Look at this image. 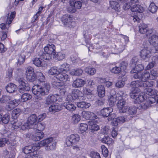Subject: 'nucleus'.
Listing matches in <instances>:
<instances>
[{"label":"nucleus","mask_w":158,"mask_h":158,"mask_svg":"<svg viewBox=\"0 0 158 158\" xmlns=\"http://www.w3.org/2000/svg\"><path fill=\"white\" fill-rule=\"evenodd\" d=\"M50 89L49 84L44 82L40 85H36L32 88V92L35 95V98L37 99L36 104L39 107H40L44 102L43 97L49 93Z\"/></svg>","instance_id":"1"},{"label":"nucleus","mask_w":158,"mask_h":158,"mask_svg":"<svg viewBox=\"0 0 158 158\" xmlns=\"http://www.w3.org/2000/svg\"><path fill=\"white\" fill-rule=\"evenodd\" d=\"M52 137L48 138L40 141L39 144H33L31 145L26 146L23 149V151L25 154H30V156H34L37 154V151L40 149V146H46L54 142ZM34 158H37L34 156Z\"/></svg>","instance_id":"2"},{"label":"nucleus","mask_w":158,"mask_h":158,"mask_svg":"<svg viewBox=\"0 0 158 158\" xmlns=\"http://www.w3.org/2000/svg\"><path fill=\"white\" fill-rule=\"evenodd\" d=\"M138 81H132L130 84L131 87V91L130 93L131 97L135 99L134 102L135 103H139L143 101L145 99L143 94H138V93L140 92V90L139 88V85Z\"/></svg>","instance_id":"3"},{"label":"nucleus","mask_w":158,"mask_h":158,"mask_svg":"<svg viewBox=\"0 0 158 158\" xmlns=\"http://www.w3.org/2000/svg\"><path fill=\"white\" fill-rule=\"evenodd\" d=\"M20 87L19 91L21 93H23L25 91H29L30 89L29 84L26 83V81L23 78H18L16 79Z\"/></svg>","instance_id":"4"},{"label":"nucleus","mask_w":158,"mask_h":158,"mask_svg":"<svg viewBox=\"0 0 158 158\" xmlns=\"http://www.w3.org/2000/svg\"><path fill=\"white\" fill-rule=\"evenodd\" d=\"M80 140L79 135L77 134H72L66 138L65 144L68 147L72 146L78 142Z\"/></svg>","instance_id":"5"},{"label":"nucleus","mask_w":158,"mask_h":158,"mask_svg":"<svg viewBox=\"0 0 158 158\" xmlns=\"http://www.w3.org/2000/svg\"><path fill=\"white\" fill-rule=\"evenodd\" d=\"M37 120V116L35 114H32L28 117L27 122L24 124L23 126L26 128H31L33 126L36 125Z\"/></svg>","instance_id":"6"},{"label":"nucleus","mask_w":158,"mask_h":158,"mask_svg":"<svg viewBox=\"0 0 158 158\" xmlns=\"http://www.w3.org/2000/svg\"><path fill=\"white\" fill-rule=\"evenodd\" d=\"M81 93V92L79 89H73L71 94H69L66 97V101L73 102L74 100L79 98Z\"/></svg>","instance_id":"7"},{"label":"nucleus","mask_w":158,"mask_h":158,"mask_svg":"<svg viewBox=\"0 0 158 158\" xmlns=\"http://www.w3.org/2000/svg\"><path fill=\"white\" fill-rule=\"evenodd\" d=\"M113 111V109L111 107L105 108L101 110V113L103 117H108V120L110 121L112 120V116L114 117V114H111Z\"/></svg>","instance_id":"8"},{"label":"nucleus","mask_w":158,"mask_h":158,"mask_svg":"<svg viewBox=\"0 0 158 158\" xmlns=\"http://www.w3.org/2000/svg\"><path fill=\"white\" fill-rule=\"evenodd\" d=\"M156 99L153 97H149L144 102L140 105V107L143 109H146L152 106L156 102Z\"/></svg>","instance_id":"9"},{"label":"nucleus","mask_w":158,"mask_h":158,"mask_svg":"<svg viewBox=\"0 0 158 158\" xmlns=\"http://www.w3.org/2000/svg\"><path fill=\"white\" fill-rule=\"evenodd\" d=\"M137 109V108L135 106H127L126 109L123 108V113H127L132 118L136 114Z\"/></svg>","instance_id":"10"},{"label":"nucleus","mask_w":158,"mask_h":158,"mask_svg":"<svg viewBox=\"0 0 158 158\" xmlns=\"http://www.w3.org/2000/svg\"><path fill=\"white\" fill-rule=\"evenodd\" d=\"M70 4L72 9L71 11L72 13H75L77 9H80L82 6L81 2L75 0L71 1Z\"/></svg>","instance_id":"11"},{"label":"nucleus","mask_w":158,"mask_h":158,"mask_svg":"<svg viewBox=\"0 0 158 158\" xmlns=\"http://www.w3.org/2000/svg\"><path fill=\"white\" fill-rule=\"evenodd\" d=\"M150 54V51L148 48H145L141 51L140 56L143 60H147L151 56Z\"/></svg>","instance_id":"12"},{"label":"nucleus","mask_w":158,"mask_h":158,"mask_svg":"<svg viewBox=\"0 0 158 158\" xmlns=\"http://www.w3.org/2000/svg\"><path fill=\"white\" fill-rule=\"evenodd\" d=\"M73 20V17L71 15L65 14L61 18V21L64 25L70 24Z\"/></svg>","instance_id":"13"},{"label":"nucleus","mask_w":158,"mask_h":158,"mask_svg":"<svg viewBox=\"0 0 158 158\" xmlns=\"http://www.w3.org/2000/svg\"><path fill=\"white\" fill-rule=\"evenodd\" d=\"M55 49L56 47L55 46L51 43L48 44L44 48V52H47L49 54H52L53 56L55 54Z\"/></svg>","instance_id":"14"},{"label":"nucleus","mask_w":158,"mask_h":158,"mask_svg":"<svg viewBox=\"0 0 158 158\" xmlns=\"http://www.w3.org/2000/svg\"><path fill=\"white\" fill-rule=\"evenodd\" d=\"M82 117L86 119H94L97 116L93 112L90 111H83L82 112Z\"/></svg>","instance_id":"15"},{"label":"nucleus","mask_w":158,"mask_h":158,"mask_svg":"<svg viewBox=\"0 0 158 158\" xmlns=\"http://www.w3.org/2000/svg\"><path fill=\"white\" fill-rule=\"evenodd\" d=\"M58 97L57 94L48 96L46 99L45 106L52 105V103L57 100Z\"/></svg>","instance_id":"16"},{"label":"nucleus","mask_w":158,"mask_h":158,"mask_svg":"<svg viewBox=\"0 0 158 158\" xmlns=\"http://www.w3.org/2000/svg\"><path fill=\"white\" fill-rule=\"evenodd\" d=\"M3 138H0V148L4 146L6 144H9L10 142L9 139L7 138L9 136L8 133H5L2 134Z\"/></svg>","instance_id":"17"},{"label":"nucleus","mask_w":158,"mask_h":158,"mask_svg":"<svg viewBox=\"0 0 158 158\" xmlns=\"http://www.w3.org/2000/svg\"><path fill=\"white\" fill-rule=\"evenodd\" d=\"M85 81L80 78H77L74 80L72 84V86L74 88H80L85 84Z\"/></svg>","instance_id":"18"},{"label":"nucleus","mask_w":158,"mask_h":158,"mask_svg":"<svg viewBox=\"0 0 158 158\" xmlns=\"http://www.w3.org/2000/svg\"><path fill=\"white\" fill-rule=\"evenodd\" d=\"M138 81V84L139 85V87H152L153 86V82L152 81H147V80L144 81Z\"/></svg>","instance_id":"19"},{"label":"nucleus","mask_w":158,"mask_h":158,"mask_svg":"<svg viewBox=\"0 0 158 158\" xmlns=\"http://www.w3.org/2000/svg\"><path fill=\"white\" fill-rule=\"evenodd\" d=\"M20 101L19 99H14L10 101L7 106V109L8 111H10L19 104Z\"/></svg>","instance_id":"20"},{"label":"nucleus","mask_w":158,"mask_h":158,"mask_svg":"<svg viewBox=\"0 0 158 158\" xmlns=\"http://www.w3.org/2000/svg\"><path fill=\"white\" fill-rule=\"evenodd\" d=\"M56 78L64 83L68 80L69 77L66 73L59 72Z\"/></svg>","instance_id":"21"},{"label":"nucleus","mask_w":158,"mask_h":158,"mask_svg":"<svg viewBox=\"0 0 158 158\" xmlns=\"http://www.w3.org/2000/svg\"><path fill=\"white\" fill-rule=\"evenodd\" d=\"M44 136V133L42 131H38L32 135V139L35 141H39L42 139Z\"/></svg>","instance_id":"22"},{"label":"nucleus","mask_w":158,"mask_h":158,"mask_svg":"<svg viewBox=\"0 0 158 158\" xmlns=\"http://www.w3.org/2000/svg\"><path fill=\"white\" fill-rule=\"evenodd\" d=\"M114 117H112L113 120L112 124L113 125L115 126H117L120 123H123L125 121V118L123 117H119L116 118H114Z\"/></svg>","instance_id":"23"},{"label":"nucleus","mask_w":158,"mask_h":158,"mask_svg":"<svg viewBox=\"0 0 158 158\" xmlns=\"http://www.w3.org/2000/svg\"><path fill=\"white\" fill-rule=\"evenodd\" d=\"M6 89L8 92L11 93L15 92L16 90L17 86L13 83H10L6 86Z\"/></svg>","instance_id":"24"},{"label":"nucleus","mask_w":158,"mask_h":158,"mask_svg":"<svg viewBox=\"0 0 158 158\" xmlns=\"http://www.w3.org/2000/svg\"><path fill=\"white\" fill-rule=\"evenodd\" d=\"M118 101L117 103V106L120 112L123 113V108H126L127 106H125L126 105V102L125 99H122L121 100H118Z\"/></svg>","instance_id":"25"},{"label":"nucleus","mask_w":158,"mask_h":158,"mask_svg":"<svg viewBox=\"0 0 158 158\" xmlns=\"http://www.w3.org/2000/svg\"><path fill=\"white\" fill-rule=\"evenodd\" d=\"M149 41L152 45L158 44V36L157 35L152 34L149 38Z\"/></svg>","instance_id":"26"},{"label":"nucleus","mask_w":158,"mask_h":158,"mask_svg":"<svg viewBox=\"0 0 158 158\" xmlns=\"http://www.w3.org/2000/svg\"><path fill=\"white\" fill-rule=\"evenodd\" d=\"M70 102L67 101L64 103L63 106L68 110L71 111H74L76 109V107Z\"/></svg>","instance_id":"27"},{"label":"nucleus","mask_w":158,"mask_h":158,"mask_svg":"<svg viewBox=\"0 0 158 158\" xmlns=\"http://www.w3.org/2000/svg\"><path fill=\"white\" fill-rule=\"evenodd\" d=\"M41 58L36 57L33 58L32 60L33 63L35 65L38 67L45 66V64H43L44 62Z\"/></svg>","instance_id":"28"},{"label":"nucleus","mask_w":158,"mask_h":158,"mask_svg":"<svg viewBox=\"0 0 158 158\" xmlns=\"http://www.w3.org/2000/svg\"><path fill=\"white\" fill-rule=\"evenodd\" d=\"M139 32L141 34H144L148 31L147 25L143 23H141L139 26Z\"/></svg>","instance_id":"29"},{"label":"nucleus","mask_w":158,"mask_h":158,"mask_svg":"<svg viewBox=\"0 0 158 158\" xmlns=\"http://www.w3.org/2000/svg\"><path fill=\"white\" fill-rule=\"evenodd\" d=\"M53 56L55 60L59 61L63 60L65 57V54L62 52H58L56 54L55 53Z\"/></svg>","instance_id":"30"},{"label":"nucleus","mask_w":158,"mask_h":158,"mask_svg":"<svg viewBox=\"0 0 158 158\" xmlns=\"http://www.w3.org/2000/svg\"><path fill=\"white\" fill-rule=\"evenodd\" d=\"M49 107L48 110L49 111L55 113L61 109V108L59 105L57 104L51 105Z\"/></svg>","instance_id":"31"},{"label":"nucleus","mask_w":158,"mask_h":158,"mask_svg":"<svg viewBox=\"0 0 158 158\" xmlns=\"http://www.w3.org/2000/svg\"><path fill=\"white\" fill-rule=\"evenodd\" d=\"M131 10L132 12L142 13L143 11V9L140 5L138 4H135L132 6L131 8Z\"/></svg>","instance_id":"32"},{"label":"nucleus","mask_w":158,"mask_h":158,"mask_svg":"<svg viewBox=\"0 0 158 158\" xmlns=\"http://www.w3.org/2000/svg\"><path fill=\"white\" fill-rule=\"evenodd\" d=\"M98 95L100 97H103L105 95V89L104 86L102 85H98L97 88Z\"/></svg>","instance_id":"33"},{"label":"nucleus","mask_w":158,"mask_h":158,"mask_svg":"<svg viewBox=\"0 0 158 158\" xmlns=\"http://www.w3.org/2000/svg\"><path fill=\"white\" fill-rule=\"evenodd\" d=\"M89 128L91 132H94L99 129V127L98 125L95 124L94 121H90L89 122Z\"/></svg>","instance_id":"34"},{"label":"nucleus","mask_w":158,"mask_h":158,"mask_svg":"<svg viewBox=\"0 0 158 158\" xmlns=\"http://www.w3.org/2000/svg\"><path fill=\"white\" fill-rule=\"evenodd\" d=\"M40 57L43 58L44 59L49 60L51 58V54H49L47 52H44L43 51H40L39 53Z\"/></svg>","instance_id":"35"},{"label":"nucleus","mask_w":158,"mask_h":158,"mask_svg":"<svg viewBox=\"0 0 158 158\" xmlns=\"http://www.w3.org/2000/svg\"><path fill=\"white\" fill-rule=\"evenodd\" d=\"M110 5L111 7L116 11H119L120 9L119 4L118 2L114 1H110Z\"/></svg>","instance_id":"36"},{"label":"nucleus","mask_w":158,"mask_h":158,"mask_svg":"<svg viewBox=\"0 0 158 158\" xmlns=\"http://www.w3.org/2000/svg\"><path fill=\"white\" fill-rule=\"evenodd\" d=\"M144 93L149 95H154L157 94V91L156 90L153 89L151 88H145L144 89Z\"/></svg>","instance_id":"37"},{"label":"nucleus","mask_w":158,"mask_h":158,"mask_svg":"<svg viewBox=\"0 0 158 158\" xmlns=\"http://www.w3.org/2000/svg\"><path fill=\"white\" fill-rule=\"evenodd\" d=\"M69 65L67 63H64L61 65L59 70L60 72H62L66 73L69 70Z\"/></svg>","instance_id":"38"},{"label":"nucleus","mask_w":158,"mask_h":158,"mask_svg":"<svg viewBox=\"0 0 158 158\" xmlns=\"http://www.w3.org/2000/svg\"><path fill=\"white\" fill-rule=\"evenodd\" d=\"M59 70L57 69V67L54 66L51 68L48 71V73L49 74L51 75H57L59 73Z\"/></svg>","instance_id":"39"},{"label":"nucleus","mask_w":158,"mask_h":158,"mask_svg":"<svg viewBox=\"0 0 158 158\" xmlns=\"http://www.w3.org/2000/svg\"><path fill=\"white\" fill-rule=\"evenodd\" d=\"M77 105L79 108L86 109L88 108L91 105L89 103L86 102H81L77 103Z\"/></svg>","instance_id":"40"},{"label":"nucleus","mask_w":158,"mask_h":158,"mask_svg":"<svg viewBox=\"0 0 158 158\" xmlns=\"http://www.w3.org/2000/svg\"><path fill=\"white\" fill-rule=\"evenodd\" d=\"M144 68L143 65L141 64H139L135 66V67L131 71V73H137L142 71Z\"/></svg>","instance_id":"41"},{"label":"nucleus","mask_w":158,"mask_h":158,"mask_svg":"<svg viewBox=\"0 0 158 158\" xmlns=\"http://www.w3.org/2000/svg\"><path fill=\"white\" fill-rule=\"evenodd\" d=\"M21 113V110L19 108H17L13 110L12 116L15 119H16Z\"/></svg>","instance_id":"42"},{"label":"nucleus","mask_w":158,"mask_h":158,"mask_svg":"<svg viewBox=\"0 0 158 158\" xmlns=\"http://www.w3.org/2000/svg\"><path fill=\"white\" fill-rule=\"evenodd\" d=\"M16 13L15 12H13L11 13L10 16L9 17L8 16L6 17V23L9 25L12 22L13 19L15 17Z\"/></svg>","instance_id":"43"},{"label":"nucleus","mask_w":158,"mask_h":158,"mask_svg":"<svg viewBox=\"0 0 158 158\" xmlns=\"http://www.w3.org/2000/svg\"><path fill=\"white\" fill-rule=\"evenodd\" d=\"M150 74L149 73L146 71H144L141 74L140 80L141 81L147 80L150 77Z\"/></svg>","instance_id":"44"},{"label":"nucleus","mask_w":158,"mask_h":158,"mask_svg":"<svg viewBox=\"0 0 158 158\" xmlns=\"http://www.w3.org/2000/svg\"><path fill=\"white\" fill-rule=\"evenodd\" d=\"M83 73V71L80 69H74L70 72V74L73 76H80Z\"/></svg>","instance_id":"45"},{"label":"nucleus","mask_w":158,"mask_h":158,"mask_svg":"<svg viewBox=\"0 0 158 158\" xmlns=\"http://www.w3.org/2000/svg\"><path fill=\"white\" fill-rule=\"evenodd\" d=\"M126 94L123 91H119L115 95L116 98L117 100H121L125 99Z\"/></svg>","instance_id":"46"},{"label":"nucleus","mask_w":158,"mask_h":158,"mask_svg":"<svg viewBox=\"0 0 158 158\" xmlns=\"http://www.w3.org/2000/svg\"><path fill=\"white\" fill-rule=\"evenodd\" d=\"M117 100V99L116 98L115 95H111L110 96L108 101L110 106H114Z\"/></svg>","instance_id":"47"},{"label":"nucleus","mask_w":158,"mask_h":158,"mask_svg":"<svg viewBox=\"0 0 158 158\" xmlns=\"http://www.w3.org/2000/svg\"><path fill=\"white\" fill-rule=\"evenodd\" d=\"M27 80L31 82L34 81L36 78V75L35 73L26 74Z\"/></svg>","instance_id":"48"},{"label":"nucleus","mask_w":158,"mask_h":158,"mask_svg":"<svg viewBox=\"0 0 158 158\" xmlns=\"http://www.w3.org/2000/svg\"><path fill=\"white\" fill-rule=\"evenodd\" d=\"M56 144L55 142L54 141L51 144L46 146L45 149L47 151H52L56 149Z\"/></svg>","instance_id":"49"},{"label":"nucleus","mask_w":158,"mask_h":158,"mask_svg":"<svg viewBox=\"0 0 158 158\" xmlns=\"http://www.w3.org/2000/svg\"><path fill=\"white\" fill-rule=\"evenodd\" d=\"M148 9L152 13H154L157 10V7L155 5L154 3L152 2L151 3Z\"/></svg>","instance_id":"50"},{"label":"nucleus","mask_w":158,"mask_h":158,"mask_svg":"<svg viewBox=\"0 0 158 158\" xmlns=\"http://www.w3.org/2000/svg\"><path fill=\"white\" fill-rule=\"evenodd\" d=\"M32 98V96L30 94L28 93H24L21 96V100L23 102H26L28 100L31 99Z\"/></svg>","instance_id":"51"},{"label":"nucleus","mask_w":158,"mask_h":158,"mask_svg":"<svg viewBox=\"0 0 158 158\" xmlns=\"http://www.w3.org/2000/svg\"><path fill=\"white\" fill-rule=\"evenodd\" d=\"M115 48L117 50V52L119 53L123 52L125 48V46L123 45V44L121 42L118 43L117 45H115Z\"/></svg>","instance_id":"52"},{"label":"nucleus","mask_w":158,"mask_h":158,"mask_svg":"<svg viewBox=\"0 0 158 158\" xmlns=\"http://www.w3.org/2000/svg\"><path fill=\"white\" fill-rule=\"evenodd\" d=\"M11 97L9 96H3L0 99V102L2 103H8Z\"/></svg>","instance_id":"53"},{"label":"nucleus","mask_w":158,"mask_h":158,"mask_svg":"<svg viewBox=\"0 0 158 158\" xmlns=\"http://www.w3.org/2000/svg\"><path fill=\"white\" fill-rule=\"evenodd\" d=\"M10 117V114L8 113H6L3 117H2L1 121L4 124H7L9 121Z\"/></svg>","instance_id":"54"},{"label":"nucleus","mask_w":158,"mask_h":158,"mask_svg":"<svg viewBox=\"0 0 158 158\" xmlns=\"http://www.w3.org/2000/svg\"><path fill=\"white\" fill-rule=\"evenodd\" d=\"M52 86L55 88H59V87L63 85L64 83L62 82L57 81H53L52 82Z\"/></svg>","instance_id":"55"},{"label":"nucleus","mask_w":158,"mask_h":158,"mask_svg":"<svg viewBox=\"0 0 158 158\" xmlns=\"http://www.w3.org/2000/svg\"><path fill=\"white\" fill-rule=\"evenodd\" d=\"M85 72L90 75H93L95 73V69L94 68H86L85 69Z\"/></svg>","instance_id":"56"},{"label":"nucleus","mask_w":158,"mask_h":158,"mask_svg":"<svg viewBox=\"0 0 158 158\" xmlns=\"http://www.w3.org/2000/svg\"><path fill=\"white\" fill-rule=\"evenodd\" d=\"M35 126L37 127V128L36 129L38 131H41L44 129L45 125L44 123H40L37 124H36Z\"/></svg>","instance_id":"57"},{"label":"nucleus","mask_w":158,"mask_h":158,"mask_svg":"<svg viewBox=\"0 0 158 158\" xmlns=\"http://www.w3.org/2000/svg\"><path fill=\"white\" fill-rule=\"evenodd\" d=\"M102 141L104 143L110 144L112 143V139L108 136H104L102 139Z\"/></svg>","instance_id":"58"},{"label":"nucleus","mask_w":158,"mask_h":158,"mask_svg":"<svg viewBox=\"0 0 158 158\" xmlns=\"http://www.w3.org/2000/svg\"><path fill=\"white\" fill-rule=\"evenodd\" d=\"M81 119L80 116L78 114H75L72 117V120L74 123H77Z\"/></svg>","instance_id":"59"},{"label":"nucleus","mask_w":158,"mask_h":158,"mask_svg":"<svg viewBox=\"0 0 158 158\" xmlns=\"http://www.w3.org/2000/svg\"><path fill=\"white\" fill-rule=\"evenodd\" d=\"M110 70L112 73L117 74L121 72V68L115 66L111 68Z\"/></svg>","instance_id":"60"},{"label":"nucleus","mask_w":158,"mask_h":158,"mask_svg":"<svg viewBox=\"0 0 158 158\" xmlns=\"http://www.w3.org/2000/svg\"><path fill=\"white\" fill-rule=\"evenodd\" d=\"M150 74V77L152 80H155L158 77L157 72L153 69L151 71Z\"/></svg>","instance_id":"61"},{"label":"nucleus","mask_w":158,"mask_h":158,"mask_svg":"<svg viewBox=\"0 0 158 158\" xmlns=\"http://www.w3.org/2000/svg\"><path fill=\"white\" fill-rule=\"evenodd\" d=\"M101 148L102 150V154L104 157H107L108 154V149L104 145H102Z\"/></svg>","instance_id":"62"},{"label":"nucleus","mask_w":158,"mask_h":158,"mask_svg":"<svg viewBox=\"0 0 158 158\" xmlns=\"http://www.w3.org/2000/svg\"><path fill=\"white\" fill-rule=\"evenodd\" d=\"M88 127L87 125L85 123H81L79 127V129L82 132H83L86 131Z\"/></svg>","instance_id":"63"},{"label":"nucleus","mask_w":158,"mask_h":158,"mask_svg":"<svg viewBox=\"0 0 158 158\" xmlns=\"http://www.w3.org/2000/svg\"><path fill=\"white\" fill-rule=\"evenodd\" d=\"M25 56L24 55H21L19 56L18 59V63L20 65L23 64L25 60Z\"/></svg>","instance_id":"64"}]
</instances>
